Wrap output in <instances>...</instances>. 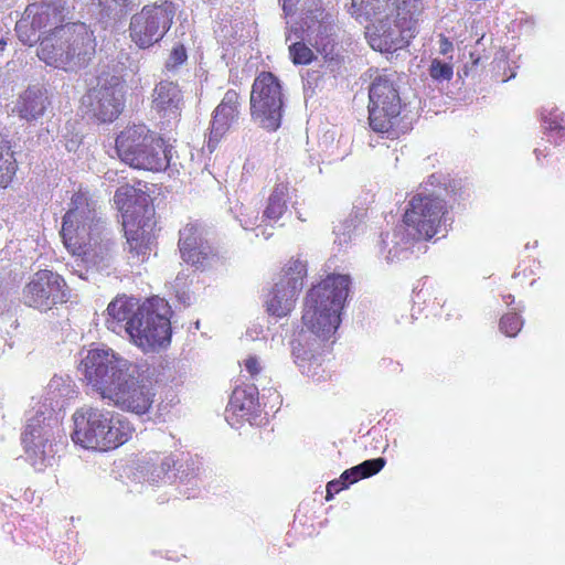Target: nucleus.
Masks as SVG:
<instances>
[{
  "mask_svg": "<svg viewBox=\"0 0 565 565\" xmlns=\"http://www.w3.org/2000/svg\"><path fill=\"white\" fill-rule=\"evenodd\" d=\"M350 278L332 274L313 286L307 297L302 313V329L292 342L295 363L302 374L317 381L323 377L321 342L337 331L340 311L349 292Z\"/></svg>",
  "mask_w": 565,
  "mask_h": 565,
  "instance_id": "obj_1",
  "label": "nucleus"
},
{
  "mask_svg": "<svg viewBox=\"0 0 565 565\" xmlns=\"http://www.w3.org/2000/svg\"><path fill=\"white\" fill-rule=\"evenodd\" d=\"M78 370L87 385L118 408L146 414L154 392L143 367L110 348H92L82 356Z\"/></svg>",
  "mask_w": 565,
  "mask_h": 565,
  "instance_id": "obj_2",
  "label": "nucleus"
},
{
  "mask_svg": "<svg viewBox=\"0 0 565 565\" xmlns=\"http://www.w3.org/2000/svg\"><path fill=\"white\" fill-rule=\"evenodd\" d=\"M61 235L75 262L98 266L110 256L113 242L98 216L96 202L87 193L79 191L72 196Z\"/></svg>",
  "mask_w": 565,
  "mask_h": 565,
  "instance_id": "obj_3",
  "label": "nucleus"
},
{
  "mask_svg": "<svg viewBox=\"0 0 565 565\" xmlns=\"http://www.w3.org/2000/svg\"><path fill=\"white\" fill-rule=\"evenodd\" d=\"M452 220L446 202L434 193H418L413 196L405 211L403 224L398 225L391 237L382 238L388 247L386 258L391 262L407 258L415 241L430 239L437 234L446 235Z\"/></svg>",
  "mask_w": 565,
  "mask_h": 565,
  "instance_id": "obj_4",
  "label": "nucleus"
},
{
  "mask_svg": "<svg viewBox=\"0 0 565 565\" xmlns=\"http://www.w3.org/2000/svg\"><path fill=\"white\" fill-rule=\"evenodd\" d=\"M73 443L87 450L108 451L128 441L134 426L129 419L105 408L83 406L73 414Z\"/></svg>",
  "mask_w": 565,
  "mask_h": 565,
  "instance_id": "obj_5",
  "label": "nucleus"
},
{
  "mask_svg": "<svg viewBox=\"0 0 565 565\" xmlns=\"http://www.w3.org/2000/svg\"><path fill=\"white\" fill-rule=\"evenodd\" d=\"M96 52L94 32L83 22L56 26L44 36L38 49V56L47 65L65 71L86 66Z\"/></svg>",
  "mask_w": 565,
  "mask_h": 565,
  "instance_id": "obj_6",
  "label": "nucleus"
},
{
  "mask_svg": "<svg viewBox=\"0 0 565 565\" xmlns=\"http://www.w3.org/2000/svg\"><path fill=\"white\" fill-rule=\"evenodd\" d=\"M114 202L121 212L129 252L142 256L141 260H143L149 249V234L154 224L152 220L154 209L150 203V196L141 190L125 184L116 190Z\"/></svg>",
  "mask_w": 565,
  "mask_h": 565,
  "instance_id": "obj_7",
  "label": "nucleus"
},
{
  "mask_svg": "<svg viewBox=\"0 0 565 565\" xmlns=\"http://www.w3.org/2000/svg\"><path fill=\"white\" fill-rule=\"evenodd\" d=\"M116 150L125 163L135 169L149 171L164 170L171 159V149L164 140L145 125H134L116 138Z\"/></svg>",
  "mask_w": 565,
  "mask_h": 565,
  "instance_id": "obj_8",
  "label": "nucleus"
},
{
  "mask_svg": "<svg viewBox=\"0 0 565 565\" xmlns=\"http://www.w3.org/2000/svg\"><path fill=\"white\" fill-rule=\"evenodd\" d=\"M171 308L167 300L153 297L142 302L130 323V341L143 351L163 348L171 340Z\"/></svg>",
  "mask_w": 565,
  "mask_h": 565,
  "instance_id": "obj_9",
  "label": "nucleus"
},
{
  "mask_svg": "<svg viewBox=\"0 0 565 565\" xmlns=\"http://www.w3.org/2000/svg\"><path fill=\"white\" fill-rule=\"evenodd\" d=\"M57 427L56 415L44 411L43 406H32L22 434V443L26 459L36 470L53 466L55 461L54 434Z\"/></svg>",
  "mask_w": 565,
  "mask_h": 565,
  "instance_id": "obj_10",
  "label": "nucleus"
},
{
  "mask_svg": "<svg viewBox=\"0 0 565 565\" xmlns=\"http://www.w3.org/2000/svg\"><path fill=\"white\" fill-rule=\"evenodd\" d=\"M369 120L372 130L396 138L399 128L401 98L392 76L379 75L369 89Z\"/></svg>",
  "mask_w": 565,
  "mask_h": 565,
  "instance_id": "obj_11",
  "label": "nucleus"
},
{
  "mask_svg": "<svg viewBox=\"0 0 565 565\" xmlns=\"http://www.w3.org/2000/svg\"><path fill=\"white\" fill-rule=\"evenodd\" d=\"M250 117L263 129L276 131L281 125L284 94L279 79L269 72L260 73L250 92Z\"/></svg>",
  "mask_w": 565,
  "mask_h": 565,
  "instance_id": "obj_12",
  "label": "nucleus"
},
{
  "mask_svg": "<svg viewBox=\"0 0 565 565\" xmlns=\"http://www.w3.org/2000/svg\"><path fill=\"white\" fill-rule=\"evenodd\" d=\"M81 103L88 116L100 122H111L124 109L125 86L120 77L102 74L96 78V84L83 95Z\"/></svg>",
  "mask_w": 565,
  "mask_h": 565,
  "instance_id": "obj_13",
  "label": "nucleus"
},
{
  "mask_svg": "<svg viewBox=\"0 0 565 565\" xmlns=\"http://www.w3.org/2000/svg\"><path fill=\"white\" fill-rule=\"evenodd\" d=\"M175 14L169 1L145 6L135 13L129 23V35L139 49H149L159 43L170 30Z\"/></svg>",
  "mask_w": 565,
  "mask_h": 565,
  "instance_id": "obj_14",
  "label": "nucleus"
},
{
  "mask_svg": "<svg viewBox=\"0 0 565 565\" xmlns=\"http://www.w3.org/2000/svg\"><path fill=\"white\" fill-rule=\"evenodd\" d=\"M68 290L64 278L52 270L33 274L22 290V302L33 309L47 311L66 302Z\"/></svg>",
  "mask_w": 565,
  "mask_h": 565,
  "instance_id": "obj_15",
  "label": "nucleus"
},
{
  "mask_svg": "<svg viewBox=\"0 0 565 565\" xmlns=\"http://www.w3.org/2000/svg\"><path fill=\"white\" fill-rule=\"evenodd\" d=\"M414 29L398 21L393 14L387 13L376 17L367 36L370 45L381 52L399 50L409 43L415 36Z\"/></svg>",
  "mask_w": 565,
  "mask_h": 565,
  "instance_id": "obj_16",
  "label": "nucleus"
},
{
  "mask_svg": "<svg viewBox=\"0 0 565 565\" xmlns=\"http://www.w3.org/2000/svg\"><path fill=\"white\" fill-rule=\"evenodd\" d=\"M179 250L181 258L195 267H205L213 252L203 237V228L198 223H188L179 232Z\"/></svg>",
  "mask_w": 565,
  "mask_h": 565,
  "instance_id": "obj_17",
  "label": "nucleus"
},
{
  "mask_svg": "<svg viewBox=\"0 0 565 565\" xmlns=\"http://www.w3.org/2000/svg\"><path fill=\"white\" fill-rule=\"evenodd\" d=\"M77 395L74 381L68 375H54L44 387L42 396L34 402V406H43V409L55 415Z\"/></svg>",
  "mask_w": 565,
  "mask_h": 565,
  "instance_id": "obj_18",
  "label": "nucleus"
},
{
  "mask_svg": "<svg viewBox=\"0 0 565 565\" xmlns=\"http://www.w3.org/2000/svg\"><path fill=\"white\" fill-rule=\"evenodd\" d=\"M141 303L134 298L126 295L118 296L111 300L105 311V326L108 330L117 334L130 333V323Z\"/></svg>",
  "mask_w": 565,
  "mask_h": 565,
  "instance_id": "obj_19",
  "label": "nucleus"
},
{
  "mask_svg": "<svg viewBox=\"0 0 565 565\" xmlns=\"http://www.w3.org/2000/svg\"><path fill=\"white\" fill-rule=\"evenodd\" d=\"M239 105V95L237 92L228 89L220 105L213 111L209 147L211 142H217L237 120Z\"/></svg>",
  "mask_w": 565,
  "mask_h": 565,
  "instance_id": "obj_20",
  "label": "nucleus"
},
{
  "mask_svg": "<svg viewBox=\"0 0 565 565\" xmlns=\"http://www.w3.org/2000/svg\"><path fill=\"white\" fill-rule=\"evenodd\" d=\"M151 105L161 117L175 119L183 106V95L178 84L170 81L159 82L151 95Z\"/></svg>",
  "mask_w": 565,
  "mask_h": 565,
  "instance_id": "obj_21",
  "label": "nucleus"
},
{
  "mask_svg": "<svg viewBox=\"0 0 565 565\" xmlns=\"http://www.w3.org/2000/svg\"><path fill=\"white\" fill-rule=\"evenodd\" d=\"M65 11V2L55 0L29 4L24 13L35 28L40 31L49 29L51 33L56 26H61L60 23L64 21L66 15Z\"/></svg>",
  "mask_w": 565,
  "mask_h": 565,
  "instance_id": "obj_22",
  "label": "nucleus"
},
{
  "mask_svg": "<svg viewBox=\"0 0 565 565\" xmlns=\"http://www.w3.org/2000/svg\"><path fill=\"white\" fill-rule=\"evenodd\" d=\"M228 413L241 419L252 422L258 416L259 403L258 391L255 386L236 387L230 398L226 407V418Z\"/></svg>",
  "mask_w": 565,
  "mask_h": 565,
  "instance_id": "obj_23",
  "label": "nucleus"
},
{
  "mask_svg": "<svg viewBox=\"0 0 565 565\" xmlns=\"http://www.w3.org/2000/svg\"><path fill=\"white\" fill-rule=\"evenodd\" d=\"M50 105L46 90L42 87H29L18 99L13 111L30 121L41 117Z\"/></svg>",
  "mask_w": 565,
  "mask_h": 565,
  "instance_id": "obj_24",
  "label": "nucleus"
},
{
  "mask_svg": "<svg viewBox=\"0 0 565 565\" xmlns=\"http://www.w3.org/2000/svg\"><path fill=\"white\" fill-rule=\"evenodd\" d=\"M390 13L395 19L417 31L420 23L425 21L426 3L424 0H388Z\"/></svg>",
  "mask_w": 565,
  "mask_h": 565,
  "instance_id": "obj_25",
  "label": "nucleus"
},
{
  "mask_svg": "<svg viewBox=\"0 0 565 565\" xmlns=\"http://www.w3.org/2000/svg\"><path fill=\"white\" fill-rule=\"evenodd\" d=\"M291 285L287 284L285 279H279L266 300L267 311L276 317L287 316L294 308L297 296L299 292L290 294Z\"/></svg>",
  "mask_w": 565,
  "mask_h": 565,
  "instance_id": "obj_26",
  "label": "nucleus"
},
{
  "mask_svg": "<svg viewBox=\"0 0 565 565\" xmlns=\"http://www.w3.org/2000/svg\"><path fill=\"white\" fill-rule=\"evenodd\" d=\"M288 185L277 183L269 198L262 216V223H276L287 211Z\"/></svg>",
  "mask_w": 565,
  "mask_h": 565,
  "instance_id": "obj_27",
  "label": "nucleus"
},
{
  "mask_svg": "<svg viewBox=\"0 0 565 565\" xmlns=\"http://www.w3.org/2000/svg\"><path fill=\"white\" fill-rule=\"evenodd\" d=\"M174 465L175 460L172 456H156L154 459H151V461L142 467L141 473L147 482L158 484L169 478V471Z\"/></svg>",
  "mask_w": 565,
  "mask_h": 565,
  "instance_id": "obj_28",
  "label": "nucleus"
},
{
  "mask_svg": "<svg viewBox=\"0 0 565 565\" xmlns=\"http://www.w3.org/2000/svg\"><path fill=\"white\" fill-rule=\"evenodd\" d=\"M138 0H94L93 7L99 8L100 18L120 19L127 11L138 6Z\"/></svg>",
  "mask_w": 565,
  "mask_h": 565,
  "instance_id": "obj_29",
  "label": "nucleus"
},
{
  "mask_svg": "<svg viewBox=\"0 0 565 565\" xmlns=\"http://www.w3.org/2000/svg\"><path fill=\"white\" fill-rule=\"evenodd\" d=\"M385 459L382 457L375 459L365 460L342 473L344 481L349 480V483H354L363 478H369L380 472L385 466Z\"/></svg>",
  "mask_w": 565,
  "mask_h": 565,
  "instance_id": "obj_30",
  "label": "nucleus"
},
{
  "mask_svg": "<svg viewBox=\"0 0 565 565\" xmlns=\"http://www.w3.org/2000/svg\"><path fill=\"white\" fill-rule=\"evenodd\" d=\"M312 45L324 60L333 62L338 57V42L331 29L319 25V32L313 39Z\"/></svg>",
  "mask_w": 565,
  "mask_h": 565,
  "instance_id": "obj_31",
  "label": "nucleus"
},
{
  "mask_svg": "<svg viewBox=\"0 0 565 565\" xmlns=\"http://www.w3.org/2000/svg\"><path fill=\"white\" fill-rule=\"evenodd\" d=\"M15 173V160L10 142L0 135V189L7 188Z\"/></svg>",
  "mask_w": 565,
  "mask_h": 565,
  "instance_id": "obj_32",
  "label": "nucleus"
},
{
  "mask_svg": "<svg viewBox=\"0 0 565 565\" xmlns=\"http://www.w3.org/2000/svg\"><path fill=\"white\" fill-rule=\"evenodd\" d=\"M352 14L364 15L367 19L380 17L390 7L388 0H350L347 3Z\"/></svg>",
  "mask_w": 565,
  "mask_h": 565,
  "instance_id": "obj_33",
  "label": "nucleus"
},
{
  "mask_svg": "<svg viewBox=\"0 0 565 565\" xmlns=\"http://www.w3.org/2000/svg\"><path fill=\"white\" fill-rule=\"evenodd\" d=\"M307 274V266L300 259L291 260L284 269V274L279 279L291 285L290 294L288 297H292L294 292H299L303 287V278Z\"/></svg>",
  "mask_w": 565,
  "mask_h": 565,
  "instance_id": "obj_34",
  "label": "nucleus"
},
{
  "mask_svg": "<svg viewBox=\"0 0 565 565\" xmlns=\"http://www.w3.org/2000/svg\"><path fill=\"white\" fill-rule=\"evenodd\" d=\"M15 32L19 40L25 45H33L40 40L38 28H35L32 21L23 13L22 18L15 24Z\"/></svg>",
  "mask_w": 565,
  "mask_h": 565,
  "instance_id": "obj_35",
  "label": "nucleus"
},
{
  "mask_svg": "<svg viewBox=\"0 0 565 565\" xmlns=\"http://www.w3.org/2000/svg\"><path fill=\"white\" fill-rule=\"evenodd\" d=\"M428 73L434 81L443 83L451 79L454 68L451 64L435 58L429 65Z\"/></svg>",
  "mask_w": 565,
  "mask_h": 565,
  "instance_id": "obj_36",
  "label": "nucleus"
},
{
  "mask_svg": "<svg viewBox=\"0 0 565 565\" xmlns=\"http://www.w3.org/2000/svg\"><path fill=\"white\" fill-rule=\"evenodd\" d=\"M188 54L183 44H177L171 50L166 64L164 68L167 72L175 73L186 62Z\"/></svg>",
  "mask_w": 565,
  "mask_h": 565,
  "instance_id": "obj_37",
  "label": "nucleus"
},
{
  "mask_svg": "<svg viewBox=\"0 0 565 565\" xmlns=\"http://www.w3.org/2000/svg\"><path fill=\"white\" fill-rule=\"evenodd\" d=\"M523 326L522 318L516 312L504 315L500 320V330L507 337H515Z\"/></svg>",
  "mask_w": 565,
  "mask_h": 565,
  "instance_id": "obj_38",
  "label": "nucleus"
},
{
  "mask_svg": "<svg viewBox=\"0 0 565 565\" xmlns=\"http://www.w3.org/2000/svg\"><path fill=\"white\" fill-rule=\"evenodd\" d=\"M289 54L295 64H309L313 58V52L305 43L298 41L289 46Z\"/></svg>",
  "mask_w": 565,
  "mask_h": 565,
  "instance_id": "obj_39",
  "label": "nucleus"
},
{
  "mask_svg": "<svg viewBox=\"0 0 565 565\" xmlns=\"http://www.w3.org/2000/svg\"><path fill=\"white\" fill-rule=\"evenodd\" d=\"M236 220L239 222L241 226L244 230H254L259 216L258 212L255 209L247 206H239V211L235 215Z\"/></svg>",
  "mask_w": 565,
  "mask_h": 565,
  "instance_id": "obj_40",
  "label": "nucleus"
},
{
  "mask_svg": "<svg viewBox=\"0 0 565 565\" xmlns=\"http://www.w3.org/2000/svg\"><path fill=\"white\" fill-rule=\"evenodd\" d=\"M352 227V222H344L333 231L335 235L334 244H337L340 248L348 246V244L351 242L353 233Z\"/></svg>",
  "mask_w": 565,
  "mask_h": 565,
  "instance_id": "obj_41",
  "label": "nucleus"
},
{
  "mask_svg": "<svg viewBox=\"0 0 565 565\" xmlns=\"http://www.w3.org/2000/svg\"><path fill=\"white\" fill-rule=\"evenodd\" d=\"M544 122L551 132H556L561 138L565 137V128L559 124L558 115L550 113L548 116H544Z\"/></svg>",
  "mask_w": 565,
  "mask_h": 565,
  "instance_id": "obj_42",
  "label": "nucleus"
},
{
  "mask_svg": "<svg viewBox=\"0 0 565 565\" xmlns=\"http://www.w3.org/2000/svg\"><path fill=\"white\" fill-rule=\"evenodd\" d=\"M349 484H350L349 480L344 481L342 479V476L340 477V480L330 481L327 484V497H326V499L330 500L333 497V493L340 492L342 489L349 487Z\"/></svg>",
  "mask_w": 565,
  "mask_h": 565,
  "instance_id": "obj_43",
  "label": "nucleus"
},
{
  "mask_svg": "<svg viewBox=\"0 0 565 565\" xmlns=\"http://www.w3.org/2000/svg\"><path fill=\"white\" fill-rule=\"evenodd\" d=\"M244 364H245L246 371L252 376H255V375L259 374V372L262 370L259 361L255 356H249L248 359H246Z\"/></svg>",
  "mask_w": 565,
  "mask_h": 565,
  "instance_id": "obj_44",
  "label": "nucleus"
},
{
  "mask_svg": "<svg viewBox=\"0 0 565 565\" xmlns=\"http://www.w3.org/2000/svg\"><path fill=\"white\" fill-rule=\"evenodd\" d=\"M259 235H262V236H264V238L268 239L269 237H271L273 232L268 231L266 227H264L260 233H256V236H259Z\"/></svg>",
  "mask_w": 565,
  "mask_h": 565,
  "instance_id": "obj_45",
  "label": "nucleus"
},
{
  "mask_svg": "<svg viewBox=\"0 0 565 565\" xmlns=\"http://www.w3.org/2000/svg\"><path fill=\"white\" fill-rule=\"evenodd\" d=\"M291 7H292L291 0H285L284 1V10H285V12L290 13L291 12Z\"/></svg>",
  "mask_w": 565,
  "mask_h": 565,
  "instance_id": "obj_46",
  "label": "nucleus"
},
{
  "mask_svg": "<svg viewBox=\"0 0 565 565\" xmlns=\"http://www.w3.org/2000/svg\"><path fill=\"white\" fill-rule=\"evenodd\" d=\"M504 300H505V302H507L508 305H510L511 302H513V301H514V296H512V295H507V296L504 297Z\"/></svg>",
  "mask_w": 565,
  "mask_h": 565,
  "instance_id": "obj_47",
  "label": "nucleus"
},
{
  "mask_svg": "<svg viewBox=\"0 0 565 565\" xmlns=\"http://www.w3.org/2000/svg\"><path fill=\"white\" fill-rule=\"evenodd\" d=\"M6 45H7V41L3 36H1L0 38V51H3Z\"/></svg>",
  "mask_w": 565,
  "mask_h": 565,
  "instance_id": "obj_48",
  "label": "nucleus"
},
{
  "mask_svg": "<svg viewBox=\"0 0 565 565\" xmlns=\"http://www.w3.org/2000/svg\"><path fill=\"white\" fill-rule=\"evenodd\" d=\"M290 40H291V36L287 35L286 41H290Z\"/></svg>",
  "mask_w": 565,
  "mask_h": 565,
  "instance_id": "obj_49",
  "label": "nucleus"
}]
</instances>
